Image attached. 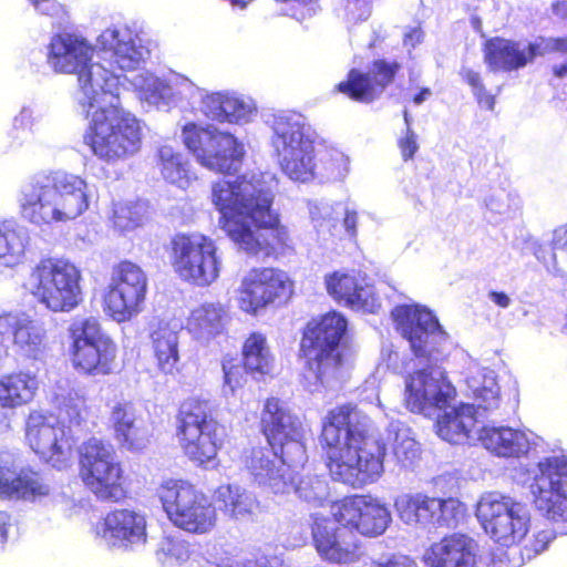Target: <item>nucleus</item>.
Returning <instances> with one entry per match:
<instances>
[{
    "label": "nucleus",
    "mask_w": 567,
    "mask_h": 567,
    "mask_svg": "<svg viewBox=\"0 0 567 567\" xmlns=\"http://www.w3.org/2000/svg\"><path fill=\"white\" fill-rule=\"evenodd\" d=\"M194 97H184V102L193 105L199 99V111L207 118L217 122L245 124L256 115L257 109L252 100L240 96L234 92H205L197 86Z\"/></svg>",
    "instance_id": "obj_28"
},
{
    "label": "nucleus",
    "mask_w": 567,
    "mask_h": 567,
    "mask_svg": "<svg viewBox=\"0 0 567 567\" xmlns=\"http://www.w3.org/2000/svg\"><path fill=\"white\" fill-rule=\"evenodd\" d=\"M245 367L243 368L233 359L223 360L224 385L223 393L226 398L235 395L238 389H241L246 382Z\"/></svg>",
    "instance_id": "obj_51"
},
{
    "label": "nucleus",
    "mask_w": 567,
    "mask_h": 567,
    "mask_svg": "<svg viewBox=\"0 0 567 567\" xmlns=\"http://www.w3.org/2000/svg\"><path fill=\"white\" fill-rule=\"evenodd\" d=\"M312 538L320 557L330 563L350 565L360 560L354 536L348 527H336L327 517L319 514L311 516Z\"/></svg>",
    "instance_id": "obj_27"
},
{
    "label": "nucleus",
    "mask_w": 567,
    "mask_h": 567,
    "mask_svg": "<svg viewBox=\"0 0 567 567\" xmlns=\"http://www.w3.org/2000/svg\"><path fill=\"white\" fill-rule=\"evenodd\" d=\"M346 330V318L334 311L307 324L300 347L307 359L305 380L310 392H317L321 386L332 388L343 378L340 342Z\"/></svg>",
    "instance_id": "obj_9"
},
{
    "label": "nucleus",
    "mask_w": 567,
    "mask_h": 567,
    "mask_svg": "<svg viewBox=\"0 0 567 567\" xmlns=\"http://www.w3.org/2000/svg\"><path fill=\"white\" fill-rule=\"evenodd\" d=\"M309 214L315 227L323 226V221H330L328 218L331 215V208L329 205L321 202H309Z\"/></svg>",
    "instance_id": "obj_58"
},
{
    "label": "nucleus",
    "mask_w": 567,
    "mask_h": 567,
    "mask_svg": "<svg viewBox=\"0 0 567 567\" xmlns=\"http://www.w3.org/2000/svg\"><path fill=\"white\" fill-rule=\"evenodd\" d=\"M147 208L144 203L117 204L114 208V226L121 231L133 230L143 224Z\"/></svg>",
    "instance_id": "obj_48"
},
{
    "label": "nucleus",
    "mask_w": 567,
    "mask_h": 567,
    "mask_svg": "<svg viewBox=\"0 0 567 567\" xmlns=\"http://www.w3.org/2000/svg\"><path fill=\"white\" fill-rule=\"evenodd\" d=\"M110 423L114 439L121 447L128 451L143 450L148 441V432L144 421L136 415L130 402H117L112 406Z\"/></svg>",
    "instance_id": "obj_34"
},
{
    "label": "nucleus",
    "mask_w": 567,
    "mask_h": 567,
    "mask_svg": "<svg viewBox=\"0 0 567 567\" xmlns=\"http://www.w3.org/2000/svg\"><path fill=\"white\" fill-rule=\"evenodd\" d=\"M245 370L259 379L274 372L275 355L267 338L260 332H252L243 347Z\"/></svg>",
    "instance_id": "obj_40"
},
{
    "label": "nucleus",
    "mask_w": 567,
    "mask_h": 567,
    "mask_svg": "<svg viewBox=\"0 0 567 567\" xmlns=\"http://www.w3.org/2000/svg\"><path fill=\"white\" fill-rule=\"evenodd\" d=\"M305 440L306 435H293L285 442L271 443V450L252 449L246 455V467L259 487L278 497L290 494L292 472L308 461Z\"/></svg>",
    "instance_id": "obj_12"
},
{
    "label": "nucleus",
    "mask_w": 567,
    "mask_h": 567,
    "mask_svg": "<svg viewBox=\"0 0 567 567\" xmlns=\"http://www.w3.org/2000/svg\"><path fill=\"white\" fill-rule=\"evenodd\" d=\"M96 534L107 546H142L147 540L146 518L131 509L114 511L106 515Z\"/></svg>",
    "instance_id": "obj_30"
},
{
    "label": "nucleus",
    "mask_w": 567,
    "mask_h": 567,
    "mask_svg": "<svg viewBox=\"0 0 567 567\" xmlns=\"http://www.w3.org/2000/svg\"><path fill=\"white\" fill-rule=\"evenodd\" d=\"M156 158V166L167 183L186 189L196 178L190 172L188 159L172 145H161L157 148Z\"/></svg>",
    "instance_id": "obj_39"
},
{
    "label": "nucleus",
    "mask_w": 567,
    "mask_h": 567,
    "mask_svg": "<svg viewBox=\"0 0 567 567\" xmlns=\"http://www.w3.org/2000/svg\"><path fill=\"white\" fill-rule=\"evenodd\" d=\"M82 271L69 259L45 258L31 268L23 288L52 312H70L83 301Z\"/></svg>",
    "instance_id": "obj_10"
},
{
    "label": "nucleus",
    "mask_w": 567,
    "mask_h": 567,
    "mask_svg": "<svg viewBox=\"0 0 567 567\" xmlns=\"http://www.w3.org/2000/svg\"><path fill=\"white\" fill-rule=\"evenodd\" d=\"M398 70L399 64L395 62L375 61L369 74L352 69L347 81L338 84V90L353 101L370 103L393 81Z\"/></svg>",
    "instance_id": "obj_31"
},
{
    "label": "nucleus",
    "mask_w": 567,
    "mask_h": 567,
    "mask_svg": "<svg viewBox=\"0 0 567 567\" xmlns=\"http://www.w3.org/2000/svg\"><path fill=\"white\" fill-rule=\"evenodd\" d=\"M423 39V32L420 28H412L409 32L404 34L403 43L406 48L413 49L416 44H419Z\"/></svg>",
    "instance_id": "obj_63"
},
{
    "label": "nucleus",
    "mask_w": 567,
    "mask_h": 567,
    "mask_svg": "<svg viewBox=\"0 0 567 567\" xmlns=\"http://www.w3.org/2000/svg\"><path fill=\"white\" fill-rule=\"evenodd\" d=\"M71 361L86 375H106L113 371L117 348L102 329L99 318L76 317L69 326Z\"/></svg>",
    "instance_id": "obj_15"
},
{
    "label": "nucleus",
    "mask_w": 567,
    "mask_h": 567,
    "mask_svg": "<svg viewBox=\"0 0 567 567\" xmlns=\"http://www.w3.org/2000/svg\"><path fill=\"white\" fill-rule=\"evenodd\" d=\"M30 243V233L25 226L13 218L0 220V274L25 261Z\"/></svg>",
    "instance_id": "obj_36"
},
{
    "label": "nucleus",
    "mask_w": 567,
    "mask_h": 567,
    "mask_svg": "<svg viewBox=\"0 0 567 567\" xmlns=\"http://www.w3.org/2000/svg\"><path fill=\"white\" fill-rule=\"evenodd\" d=\"M182 140L196 162L213 172L236 169L244 155V147L237 138L213 124L189 122L183 126Z\"/></svg>",
    "instance_id": "obj_18"
},
{
    "label": "nucleus",
    "mask_w": 567,
    "mask_h": 567,
    "mask_svg": "<svg viewBox=\"0 0 567 567\" xmlns=\"http://www.w3.org/2000/svg\"><path fill=\"white\" fill-rule=\"evenodd\" d=\"M39 116V112L30 105L23 106L19 114L14 116L10 131L13 146H22L30 140L32 128Z\"/></svg>",
    "instance_id": "obj_50"
},
{
    "label": "nucleus",
    "mask_w": 567,
    "mask_h": 567,
    "mask_svg": "<svg viewBox=\"0 0 567 567\" xmlns=\"http://www.w3.org/2000/svg\"><path fill=\"white\" fill-rule=\"evenodd\" d=\"M331 514L338 524L365 537L382 535L392 522L386 504L372 496L344 498L331 506Z\"/></svg>",
    "instance_id": "obj_25"
},
{
    "label": "nucleus",
    "mask_w": 567,
    "mask_h": 567,
    "mask_svg": "<svg viewBox=\"0 0 567 567\" xmlns=\"http://www.w3.org/2000/svg\"><path fill=\"white\" fill-rule=\"evenodd\" d=\"M52 402L70 426L65 427L53 416L31 412L25 423V441L43 461L61 470L73 456L76 436L72 427H81L86 421V399L69 380H60L53 389Z\"/></svg>",
    "instance_id": "obj_6"
},
{
    "label": "nucleus",
    "mask_w": 567,
    "mask_h": 567,
    "mask_svg": "<svg viewBox=\"0 0 567 567\" xmlns=\"http://www.w3.org/2000/svg\"><path fill=\"white\" fill-rule=\"evenodd\" d=\"M177 434L187 458L197 466L215 468L224 432L213 415L210 400L192 396L179 408Z\"/></svg>",
    "instance_id": "obj_11"
},
{
    "label": "nucleus",
    "mask_w": 567,
    "mask_h": 567,
    "mask_svg": "<svg viewBox=\"0 0 567 567\" xmlns=\"http://www.w3.org/2000/svg\"><path fill=\"white\" fill-rule=\"evenodd\" d=\"M375 567H417V565L405 556L394 557L385 564H379Z\"/></svg>",
    "instance_id": "obj_64"
},
{
    "label": "nucleus",
    "mask_w": 567,
    "mask_h": 567,
    "mask_svg": "<svg viewBox=\"0 0 567 567\" xmlns=\"http://www.w3.org/2000/svg\"><path fill=\"white\" fill-rule=\"evenodd\" d=\"M486 210L489 214L491 221H497L499 218L509 217L518 209L519 199L507 193L505 189H497L485 199Z\"/></svg>",
    "instance_id": "obj_49"
},
{
    "label": "nucleus",
    "mask_w": 567,
    "mask_h": 567,
    "mask_svg": "<svg viewBox=\"0 0 567 567\" xmlns=\"http://www.w3.org/2000/svg\"><path fill=\"white\" fill-rule=\"evenodd\" d=\"M358 219L359 214L354 208L347 207L344 209L343 228L350 238H355L358 235Z\"/></svg>",
    "instance_id": "obj_61"
},
{
    "label": "nucleus",
    "mask_w": 567,
    "mask_h": 567,
    "mask_svg": "<svg viewBox=\"0 0 567 567\" xmlns=\"http://www.w3.org/2000/svg\"><path fill=\"white\" fill-rule=\"evenodd\" d=\"M394 508L406 525L423 528H455L463 520L466 507L457 498L431 497L424 493H403L395 497Z\"/></svg>",
    "instance_id": "obj_22"
},
{
    "label": "nucleus",
    "mask_w": 567,
    "mask_h": 567,
    "mask_svg": "<svg viewBox=\"0 0 567 567\" xmlns=\"http://www.w3.org/2000/svg\"><path fill=\"white\" fill-rule=\"evenodd\" d=\"M529 491L544 516L554 522H567V455L542 458L532 471Z\"/></svg>",
    "instance_id": "obj_21"
},
{
    "label": "nucleus",
    "mask_w": 567,
    "mask_h": 567,
    "mask_svg": "<svg viewBox=\"0 0 567 567\" xmlns=\"http://www.w3.org/2000/svg\"><path fill=\"white\" fill-rule=\"evenodd\" d=\"M210 200L219 225L238 249L269 256L289 245V234L271 209L274 193L262 174L221 178L212 184Z\"/></svg>",
    "instance_id": "obj_2"
},
{
    "label": "nucleus",
    "mask_w": 567,
    "mask_h": 567,
    "mask_svg": "<svg viewBox=\"0 0 567 567\" xmlns=\"http://www.w3.org/2000/svg\"><path fill=\"white\" fill-rule=\"evenodd\" d=\"M398 146L404 162L412 159L419 151L416 133L412 128L405 130L404 135L398 140Z\"/></svg>",
    "instance_id": "obj_57"
},
{
    "label": "nucleus",
    "mask_w": 567,
    "mask_h": 567,
    "mask_svg": "<svg viewBox=\"0 0 567 567\" xmlns=\"http://www.w3.org/2000/svg\"><path fill=\"white\" fill-rule=\"evenodd\" d=\"M536 435L532 431L514 429L511 426H482L477 441L499 457L518 458L526 455L535 442Z\"/></svg>",
    "instance_id": "obj_33"
},
{
    "label": "nucleus",
    "mask_w": 567,
    "mask_h": 567,
    "mask_svg": "<svg viewBox=\"0 0 567 567\" xmlns=\"http://www.w3.org/2000/svg\"><path fill=\"white\" fill-rule=\"evenodd\" d=\"M151 44L136 22H118L102 30L95 45L78 33L54 34L47 48V62L55 73L76 75L75 101L90 107L99 94L118 90L121 76L116 71L132 72L145 63Z\"/></svg>",
    "instance_id": "obj_1"
},
{
    "label": "nucleus",
    "mask_w": 567,
    "mask_h": 567,
    "mask_svg": "<svg viewBox=\"0 0 567 567\" xmlns=\"http://www.w3.org/2000/svg\"><path fill=\"white\" fill-rule=\"evenodd\" d=\"M272 132V146L285 175L295 182L312 181L318 148L305 117L292 112L280 113L274 117Z\"/></svg>",
    "instance_id": "obj_13"
},
{
    "label": "nucleus",
    "mask_w": 567,
    "mask_h": 567,
    "mask_svg": "<svg viewBox=\"0 0 567 567\" xmlns=\"http://www.w3.org/2000/svg\"><path fill=\"white\" fill-rule=\"evenodd\" d=\"M391 315L396 331L420 364L424 363L404 379V404L413 413L431 414L455 395V386L439 364L446 355L449 334L425 306L400 305Z\"/></svg>",
    "instance_id": "obj_3"
},
{
    "label": "nucleus",
    "mask_w": 567,
    "mask_h": 567,
    "mask_svg": "<svg viewBox=\"0 0 567 567\" xmlns=\"http://www.w3.org/2000/svg\"><path fill=\"white\" fill-rule=\"evenodd\" d=\"M555 538L551 529H543L534 534L533 539L529 540V548L535 554L544 551L548 544Z\"/></svg>",
    "instance_id": "obj_60"
},
{
    "label": "nucleus",
    "mask_w": 567,
    "mask_h": 567,
    "mask_svg": "<svg viewBox=\"0 0 567 567\" xmlns=\"http://www.w3.org/2000/svg\"><path fill=\"white\" fill-rule=\"evenodd\" d=\"M147 288V275L137 264L118 262L113 267L106 287L104 312L117 323L132 320L144 310Z\"/></svg>",
    "instance_id": "obj_20"
},
{
    "label": "nucleus",
    "mask_w": 567,
    "mask_h": 567,
    "mask_svg": "<svg viewBox=\"0 0 567 567\" xmlns=\"http://www.w3.org/2000/svg\"><path fill=\"white\" fill-rule=\"evenodd\" d=\"M90 188L84 178L66 172L37 174L17 192L20 217L39 229H51L75 220L90 206Z\"/></svg>",
    "instance_id": "obj_5"
},
{
    "label": "nucleus",
    "mask_w": 567,
    "mask_h": 567,
    "mask_svg": "<svg viewBox=\"0 0 567 567\" xmlns=\"http://www.w3.org/2000/svg\"><path fill=\"white\" fill-rule=\"evenodd\" d=\"M215 567H282V561L277 556H259L245 561L226 558L216 564Z\"/></svg>",
    "instance_id": "obj_56"
},
{
    "label": "nucleus",
    "mask_w": 567,
    "mask_h": 567,
    "mask_svg": "<svg viewBox=\"0 0 567 567\" xmlns=\"http://www.w3.org/2000/svg\"><path fill=\"white\" fill-rule=\"evenodd\" d=\"M162 507L169 522L190 534L209 533L216 525V508L209 498L184 480H164L157 488Z\"/></svg>",
    "instance_id": "obj_14"
},
{
    "label": "nucleus",
    "mask_w": 567,
    "mask_h": 567,
    "mask_svg": "<svg viewBox=\"0 0 567 567\" xmlns=\"http://www.w3.org/2000/svg\"><path fill=\"white\" fill-rule=\"evenodd\" d=\"M179 331L177 327L159 326L152 334L157 365L164 373H174L179 362Z\"/></svg>",
    "instance_id": "obj_42"
},
{
    "label": "nucleus",
    "mask_w": 567,
    "mask_h": 567,
    "mask_svg": "<svg viewBox=\"0 0 567 567\" xmlns=\"http://www.w3.org/2000/svg\"><path fill=\"white\" fill-rule=\"evenodd\" d=\"M533 254L535 258L544 265L550 275L559 278L566 277V272L557 264L556 254L553 251V249L536 241L534 243Z\"/></svg>",
    "instance_id": "obj_54"
},
{
    "label": "nucleus",
    "mask_w": 567,
    "mask_h": 567,
    "mask_svg": "<svg viewBox=\"0 0 567 567\" xmlns=\"http://www.w3.org/2000/svg\"><path fill=\"white\" fill-rule=\"evenodd\" d=\"M0 336L11 340L20 357L43 361L50 350L44 323L24 312H8L0 316Z\"/></svg>",
    "instance_id": "obj_26"
},
{
    "label": "nucleus",
    "mask_w": 567,
    "mask_h": 567,
    "mask_svg": "<svg viewBox=\"0 0 567 567\" xmlns=\"http://www.w3.org/2000/svg\"><path fill=\"white\" fill-rule=\"evenodd\" d=\"M349 172V158L337 148H318L313 179L334 182L343 179Z\"/></svg>",
    "instance_id": "obj_44"
},
{
    "label": "nucleus",
    "mask_w": 567,
    "mask_h": 567,
    "mask_svg": "<svg viewBox=\"0 0 567 567\" xmlns=\"http://www.w3.org/2000/svg\"><path fill=\"white\" fill-rule=\"evenodd\" d=\"M292 293L288 275L276 268H252L241 279L238 289L239 308L258 315L276 301L287 300Z\"/></svg>",
    "instance_id": "obj_24"
},
{
    "label": "nucleus",
    "mask_w": 567,
    "mask_h": 567,
    "mask_svg": "<svg viewBox=\"0 0 567 567\" xmlns=\"http://www.w3.org/2000/svg\"><path fill=\"white\" fill-rule=\"evenodd\" d=\"M554 249H567V225L555 229L553 235Z\"/></svg>",
    "instance_id": "obj_62"
},
{
    "label": "nucleus",
    "mask_w": 567,
    "mask_h": 567,
    "mask_svg": "<svg viewBox=\"0 0 567 567\" xmlns=\"http://www.w3.org/2000/svg\"><path fill=\"white\" fill-rule=\"evenodd\" d=\"M476 517L485 533L506 547L522 542L530 525L527 506L499 493L482 495L476 506Z\"/></svg>",
    "instance_id": "obj_19"
},
{
    "label": "nucleus",
    "mask_w": 567,
    "mask_h": 567,
    "mask_svg": "<svg viewBox=\"0 0 567 567\" xmlns=\"http://www.w3.org/2000/svg\"><path fill=\"white\" fill-rule=\"evenodd\" d=\"M382 358L385 361L386 367L389 369L393 370L396 373H405V378L415 369L424 367V363L420 364L416 357H414V359H411L409 362H400V353L391 349H383Z\"/></svg>",
    "instance_id": "obj_55"
},
{
    "label": "nucleus",
    "mask_w": 567,
    "mask_h": 567,
    "mask_svg": "<svg viewBox=\"0 0 567 567\" xmlns=\"http://www.w3.org/2000/svg\"><path fill=\"white\" fill-rule=\"evenodd\" d=\"M326 286L333 299L353 310L374 313L380 308L373 287L360 272L334 271L326 277Z\"/></svg>",
    "instance_id": "obj_29"
},
{
    "label": "nucleus",
    "mask_w": 567,
    "mask_h": 567,
    "mask_svg": "<svg viewBox=\"0 0 567 567\" xmlns=\"http://www.w3.org/2000/svg\"><path fill=\"white\" fill-rule=\"evenodd\" d=\"M80 476L85 486L102 501L122 499L123 470L112 444L92 437L80 447Z\"/></svg>",
    "instance_id": "obj_17"
},
{
    "label": "nucleus",
    "mask_w": 567,
    "mask_h": 567,
    "mask_svg": "<svg viewBox=\"0 0 567 567\" xmlns=\"http://www.w3.org/2000/svg\"><path fill=\"white\" fill-rule=\"evenodd\" d=\"M39 384L37 374L30 371L11 372L0 377V405L18 408L31 402Z\"/></svg>",
    "instance_id": "obj_38"
},
{
    "label": "nucleus",
    "mask_w": 567,
    "mask_h": 567,
    "mask_svg": "<svg viewBox=\"0 0 567 567\" xmlns=\"http://www.w3.org/2000/svg\"><path fill=\"white\" fill-rule=\"evenodd\" d=\"M388 431L398 462L404 467L412 466L420 458L421 449L411 430L401 422H391Z\"/></svg>",
    "instance_id": "obj_46"
},
{
    "label": "nucleus",
    "mask_w": 567,
    "mask_h": 567,
    "mask_svg": "<svg viewBox=\"0 0 567 567\" xmlns=\"http://www.w3.org/2000/svg\"><path fill=\"white\" fill-rule=\"evenodd\" d=\"M225 311L219 303H204L194 309L188 318V331L203 342L223 331Z\"/></svg>",
    "instance_id": "obj_41"
},
{
    "label": "nucleus",
    "mask_w": 567,
    "mask_h": 567,
    "mask_svg": "<svg viewBox=\"0 0 567 567\" xmlns=\"http://www.w3.org/2000/svg\"><path fill=\"white\" fill-rule=\"evenodd\" d=\"M155 558L159 567H189L190 544L181 536H164L157 545Z\"/></svg>",
    "instance_id": "obj_45"
},
{
    "label": "nucleus",
    "mask_w": 567,
    "mask_h": 567,
    "mask_svg": "<svg viewBox=\"0 0 567 567\" xmlns=\"http://www.w3.org/2000/svg\"><path fill=\"white\" fill-rule=\"evenodd\" d=\"M460 74L462 79L472 87L473 94L475 95L478 104L487 110H493L495 99L485 90L480 74L474 70L465 66L461 69Z\"/></svg>",
    "instance_id": "obj_52"
},
{
    "label": "nucleus",
    "mask_w": 567,
    "mask_h": 567,
    "mask_svg": "<svg viewBox=\"0 0 567 567\" xmlns=\"http://www.w3.org/2000/svg\"><path fill=\"white\" fill-rule=\"evenodd\" d=\"M292 486L290 493L293 492L297 497L312 506H322L329 496V487L326 480L318 475H302L296 481L291 474Z\"/></svg>",
    "instance_id": "obj_47"
},
{
    "label": "nucleus",
    "mask_w": 567,
    "mask_h": 567,
    "mask_svg": "<svg viewBox=\"0 0 567 567\" xmlns=\"http://www.w3.org/2000/svg\"><path fill=\"white\" fill-rule=\"evenodd\" d=\"M477 543L464 535L453 534L431 545L424 555L430 567H477Z\"/></svg>",
    "instance_id": "obj_32"
},
{
    "label": "nucleus",
    "mask_w": 567,
    "mask_h": 567,
    "mask_svg": "<svg viewBox=\"0 0 567 567\" xmlns=\"http://www.w3.org/2000/svg\"><path fill=\"white\" fill-rule=\"evenodd\" d=\"M90 107L79 105L90 118L84 143L101 161L114 164L136 154L142 142V126L134 114L120 106L118 90L99 94Z\"/></svg>",
    "instance_id": "obj_7"
},
{
    "label": "nucleus",
    "mask_w": 567,
    "mask_h": 567,
    "mask_svg": "<svg viewBox=\"0 0 567 567\" xmlns=\"http://www.w3.org/2000/svg\"><path fill=\"white\" fill-rule=\"evenodd\" d=\"M262 431L268 443L285 442L287 437H301L307 434L300 419L291 413L285 402L278 399H268L261 413Z\"/></svg>",
    "instance_id": "obj_35"
},
{
    "label": "nucleus",
    "mask_w": 567,
    "mask_h": 567,
    "mask_svg": "<svg viewBox=\"0 0 567 567\" xmlns=\"http://www.w3.org/2000/svg\"><path fill=\"white\" fill-rule=\"evenodd\" d=\"M532 55H545L549 53L567 54V37L539 38L529 43Z\"/></svg>",
    "instance_id": "obj_53"
},
{
    "label": "nucleus",
    "mask_w": 567,
    "mask_h": 567,
    "mask_svg": "<svg viewBox=\"0 0 567 567\" xmlns=\"http://www.w3.org/2000/svg\"><path fill=\"white\" fill-rule=\"evenodd\" d=\"M465 385L466 393L473 399V403H462L452 408L451 403L455 400V394L444 406L437 408L433 413H422L431 417L443 411L435 424L436 432L441 439L453 444L477 441L482 420L501 406V389L494 370L472 363L467 369Z\"/></svg>",
    "instance_id": "obj_8"
},
{
    "label": "nucleus",
    "mask_w": 567,
    "mask_h": 567,
    "mask_svg": "<svg viewBox=\"0 0 567 567\" xmlns=\"http://www.w3.org/2000/svg\"><path fill=\"white\" fill-rule=\"evenodd\" d=\"M485 62L492 71H512L526 65L535 55L529 53V44L494 38L485 44Z\"/></svg>",
    "instance_id": "obj_37"
},
{
    "label": "nucleus",
    "mask_w": 567,
    "mask_h": 567,
    "mask_svg": "<svg viewBox=\"0 0 567 567\" xmlns=\"http://www.w3.org/2000/svg\"><path fill=\"white\" fill-rule=\"evenodd\" d=\"M216 501L228 516L239 519L251 513L256 505L252 494L238 485H223L216 491Z\"/></svg>",
    "instance_id": "obj_43"
},
{
    "label": "nucleus",
    "mask_w": 567,
    "mask_h": 567,
    "mask_svg": "<svg viewBox=\"0 0 567 567\" xmlns=\"http://www.w3.org/2000/svg\"><path fill=\"white\" fill-rule=\"evenodd\" d=\"M173 267L184 281L208 287L220 276L223 256L214 239L202 234L176 235L172 241Z\"/></svg>",
    "instance_id": "obj_16"
},
{
    "label": "nucleus",
    "mask_w": 567,
    "mask_h": 567,
    "mask_svg": "<svg viewBox=\"0 0 567 567\" xmlns=\"http://www.w3.org/2000/svg\"><path fill=\"white\" fill-rule=\"evenodd\" d=\"M369 426L370 419L357 406L342 405L329 412L321 437L333 480L362 486L381 477L385 446L368 435Z\"/></svg>",
    "instance_id": "obj_4"
},
{
    "label": "nucleus",
    "mask_w": 567,
    "mask_h": 567,
    "mask_svg": "<svg viewBox=\"0 0 567 567\" xmlns=\"http://www.w3.org/2000/svg\"><path fill=\"white\" fill-rule=\"evenodd\" d=\"M371 0H348L347 12L351 20H367L370 16Z\"/></svg>",
    "instance_id": "obj_59"
},
{
    "label": "nucleus",
    "mask_w": 567,
    "mask_h": 567,
    "mask_svg": "<svg viewBox=\"0 0 567 567\" xmlns=\"http://www.w3.org/2000/svg\"><path fill=\"white\" fill-rule=\"evenodd\" d=\"M125 72H116L121 76L118 91L121 87L132 89L142 103L154 106L159 111L168 112L172 109L187 111L189 103L184 102V97H194L198 92L197 86L186 78L175 76L172 81L156 76L151 72H141L128 78Z\"/></svg>",
    "instance_id": "obj_23"
}]
</instances>
